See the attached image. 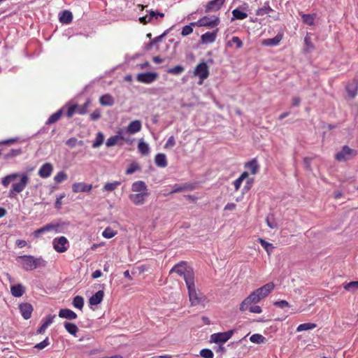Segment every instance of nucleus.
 <instances>
[{
    "label": "nucleus",
    "instance_id": "obj_32",
    "mask_svg": "<svg viewBox=\"0 0 358 358\" xmlns=\"http://www.w3.org/2000/svg\"><path fill=\"white\" fill-rule=\"evenodd\" d=\"M271 7H270L269 2H265L262 7L259 8L256 11L257 15H264L268 14L269 12L273 11Z\"/></svg>",
    "mask_w": 358,
    "mask_h": 358
},
{
    "label": "nucleus",
    "instance_id": "obj_33",
    "mask_svg": "<svg viewBox=\"0 0 358 358\" xmlns=\"http://www.w3.org/2000/svg\"><path fill=\"white\" fill-rule=\"evenodd\" d=\"M62 115V110L60 109L59 110L54 113L52 115L49 117V118L46 121V124L50 125L52 124V123L56 122L59 120Z\"/></svg>",
    "mask_w": 358,
    "mask_h": 358
},
{
    "label": "nucleus",
    "instance_id": "obj_25",
    "mask_svg": "<svg viewBox=\"0 0 358 358\" xmlns=\"http://www.w3.org/2000/svg\"><path fill=\"white\" fill-rule=\"evenodd\" d=\"M218 29H215L213 31H207L201 35V40L205 43L213 42L216 38Z\"/></svg>",
    "mask_w": 358,
    "mask_h": 358
},
{
    "label": "nucleus",
    "instance_id": "obj_62",
    "mask_svg": "<svg viewBox=\"0 0 358 358\" xmlns=\"http://www.w3.org/2000/svg\"><path fill=\"white\" fill-rule=\"evenodd\" d=\"M250 311L252 313H261L262 312V308L260 306H258V305H255L250 308Z\"/></svg>",
    "mask_w": 358,
    "mask_h": 358
},
{
    "label": "nucleus",
    "instance_id": "obj_38",
    "mask_svg": "<svg viewBox=\"0 0 358 358\" xmlns=\"http://www.w3.org/2000/svg\"><path fill=\"white\" fill-rule=\"evenodd\" d=\"M258 241L262 247L264 248L268 255H270L274 248L273 244L268 243V241L262 238H259Z\"/></svg>",
    "mask_w": 358,
    "mask_h": 358
},
{
    "label": "nucleus",
    "instance_id": "obj_42",
    "mask_svg": "<svg viewBox=\"0 0 358 358\" xmlns=\"http://www.w3.org/2000/svg\"><path fill=\"white\" fill-rule=\"evenodd\" d=\"M185 71V67L181 65H177L173 67H170L166 71L168 73L173 75L181 74Z\"/></svg>",
    "mask_w": 358,
    "mask_h": 358
},
{
    "label": "nucleus",
    "instance_id": "obj_3",
    "mask_svg": "<svg viewBox=\"0 0 358 358\" xmlns=\"http://www.w3.org/2000/svg\"><path fill=\"white\" fill-rule=\"evenodd\" d=\"M18 261L21 262L22 268L26 271H32L39 266H45L46 262L43 257H35L31 255H24L17 257Z\"/></svg>",
    "mask_w": 358,
    "mask_h": 358
},
{
    "label": "nucleus",
    "instance_id": "obj_5",
    "mask_svg": "<svg viewBox=\"0 0 358 358\" xmlns=\"http://www.w3.org/2000/svg\"><path fill=\"white\" fill-rule=\"evenodd\" d=\"M193 74L199 78V84L201 85L209 76V66L206 62H201L194 67Z\"/></svg>",
    "mask_w": 358,
    "mask_h": 358
},
{
    "label": "nucleus",
    "instance_id": "obj_31",
    "mask_svg": "<svg viewBox=\"0 0 358 358\" xmlns=\"http://www.w3.org/2000/svg\"><path fill=\"white\" fill-rule=\"evenodd\" d=\"M315 14H301L303 22L308 25H313L315 24Z\"/></svg>",
    "mask_w": 358,
    "mask_h": 358
},
{
    "label": "nucleus",
    "instance_id": "obj_16",
    "mask_svg": "<svg viewBox=\"0 0 358 358\" xmlns=\"http://www.w3.org/2000/svg\"><path fill=\"white\" fill-rule=\"evenodd\" d=\"M54 166L50 163H45L41 165L39 171L38 176L41 178H48L53 172Z\"/></svg>",
    "mask_w": 358,
    "mask_h": 358
},
{
    "label": "nucleus",
    "instance_id": "obj_20",
    "mask_svg": "<svg viewBox=\"0 0 358 358\" xmlns=\"http://www.w3.org/2000/svg\"><path fill=\"white\" fill-rule=\"evenodd\" d=\"M59 316L60 317L66 318L69 320H76L78 317V315L74 311L69 308H62L59 311Z\"/></svg>",
    "mask_w": 358,
    "mask_h": 358
},
{
    "label": "nucleus",
    "instance_id": "obj_56",
    "mask_svg": "<svg viewBox=\"0 0 358 358\" xmlns=\"http://www.w3.org/2000/svg\"><path fill=\"white\" fill-rule=\"evenodd\" d=\"M101 117V112L99 109H95L94 112L90 114V118L93 121L98 120Z\"/></svg>",
    "mask_w": 358,
    "mask_h": 358
},
{
    "label": "nucleus",
    "instance_id": "obj_11",
    "mask_svg": "<svg viewBox=\"0 0 358 358\" xmlns=\"http://www.w3.org/2000/svg\"><path fill=\"white\" fill-rule=\"evenodd\" d=\"M157 78V73H150V71L148 73H138L136 76V79L139 83L147 84L155 82Z\"/></svg>",
    "mask_w": 358,
    "mask_h": 358
},
{
    "label": "nucleus",
    "instance_id": "obj_10",
    "mask_svg": "<svg viewBox=\"0 0 358 358\" xmlns=\"http://www.w3.org/2000/svg\"><path fill=\"white\" fill-rule=\"evenodd\" d=\"M234 334V329L229 330L227 332L215 333L211 335V339L216 343H224L227 342L233 336Z\"/></svg>",
    "mask_w": 358,
    "mask_h": 358
},
{
    "label": "nucleus",
    "instance_id": "obj_22",
    "mask_svg": "<svg viewBox=\"0 0 358 358\" xmlns=\"http://www.w3.org/2000/svg\"><path fill=\"white\" fill-rule=\"evenodd\" d=\"M142 129V124L140 120L131 121L127 126V131L130 134H136Z\"/></svg>",
    "mask_w": 358,
    "mask_h": 358
},
{
    "label": "nucleus",
    "instance_id": "obj_51",
    "mask_svg": "<svg viewBox=\"0 0 358 358\" xmlns=\"http://www.w3.org/2000/svg\"><path fill=\"white\" fill-rule=\"evenodd\" d=\"M200 355L203 358H213V351L209 349H203L200 351Z\"/></svg>",
    "mask_w": 358,
    "mask_h": 358
},
{
    "label": "nucleus",
    "instance_id": "obj_64",
    "mask_svg": "<svg viewBox=\"0 0 358 358\" xmlns=\"http://www.w3.org/2000/svg\"><path fill=\"white\" fill-rule=\"evenodd\" d=\"M241 179L240 177L238 178L237 180H235L234 182V189L236 190H238L239 189V187L241 186Z\"/></svg>",
    "mask_w": 358,
    "mask_h": 358
},
{
    "label": "nucleus",
    "instance_id": "obj_40",
    "mask_svg": "<svg viewBox=\"0 0 358 358\" xmlns=\"http://www.w3.org/2000/svg\"><path fill=\"white\" fill-rule=\"evenodd\" d=\"M227 45L230 47L236 45V48L240 49L243 46V42L238 36H233L231 39L228 41Z\"/></svg>",
    "mask_w": 358,
    "mask_h": 358
},
{
    "label": "nucleus",
    "instance_id": "obj_35",
    "mask_svg": "<svg viewBox=\"0 0 358 358\" xmlns=\"http://www.w3.org/2000/svg\"><path fill=\"white\" fill-rule=\"evenodd\" d=\"M233 18L232 20H244L248 17V15L246 12L242 11L238 9H234L232 11Z\"/></svg>",
    "mask_w": 358,
    "mask_h": 358
},
{
    "label": "nucleus",
    "instance_id": "obj_23",
    "mask_svg": "<svg viewBox=\"0 0 358 358\" xmlns=\"http://www.w3.org/2000/svg\"><path fill=\"white\" fill-rule=\"evenodd\" d=\"M245 168L248 169L252 174H255L259 169V164L256 159H252L245 164Z\"/></svg>",
    "mask_w": 358,
    "mask_h": 358
},
{
    "label": "nucleus",
    "instance_id": "obj_39",
    "mask_svg": "<svg viewBox=\"0 0 358 358\" xmlns=\"http://www.w3.org/2000/svg\"><path fill=\"white\" fill-rule=\"evenodd\" d=\"M141 170V166L138 163L135 162L134 161L132 163L129 164L127 169L125 171L126 174H131L135 173L136 171H139Z\"/></svg>",
    "mask_w": 358,
    "mask_h": 358
},
{
    "label": "nucleus",
    "instance_id": "obj_12",
    "mask_svg": "<svg viewBox=\"0 0 358 358\" xmlns=\"http://www.w3.org/2000/svg\"><path fill=\"white\" fill-rule=\"evenodd\" d=\"M149 196V192H141L129 194V198L136 206H141L145 201L146 197Z\"/></svg>",
    "mask_w": 358,
    "mask_h": 358
},
{
    "label": "nucleus",
    "instance_id": "obj_54",
    "mask_svg": "<svg viewBox=\"0 0 358 358\" xmlns=\"http://www.w3.org/2000/svg\"><path fill=\"white\" fill-rule=\"evenodd\" d=\"M49 345H50L49 338L47 337L46 338L44 339V341L36 344L35 345V348L38 350H43V349H44V348L47 347Z\"/></svg>",
    "mask_w": 358,
    "mask_h": 358
},
{
    "label": "nucleus",
    "instance_id": "obj_14",
    "mask_svg": "<svg viewBox=\"0 0 358 358\" xmlns=\"http://www.w3.org/2000/svg\"><path fill=\"white\" fill-rule=\"evenodd\" d=\"M92 188V185L85 184V182H77L72 185V190L74 193L90 192Z\"/></svg>",
    "mask_w": 358,
    "mask_h": 358
},
{
    "label": "nucleus",
    "instance_id": "obj_6",
    "mask_svg": "<svg viewBox=\"0 0 358 358\" xmlns=\"http://www.w3.org/2000/svg\"><path fill=\"white\" fill-rule=\"evenodd\" d=\"M186 286L187 287L189 299L192 305L195 306L199 304L201 299L196 290L195 277L192 278L191 281L189 280V282H187Z\"/></svg>",
    "mask_w": 358,
    "mask_h": 358
},
{
    "label": "nucleus",
    "instance_id": "obj_26",
    "mask_svg": "<svg viewBox=\"0 0 358 358\" xmlns=\"http://www.w3.org/2000/svg\"><path fill=\"white\" fill-rule=\"evenodd\" d=\"M25 292V288L22 284L18 283L10 287L11 294L14 296H22Z\"/></svg>",
    "mask_w": 358,
    "mask_h": 358
},
{
    "label": "nucleus",
    "instance_id": "obj_34",
    "mask_svg": "<svg viewBox=\"0 0 358 358\" xmlns=\"http://www.w3.org/2000/svg\"><path fill=\"white\" fill-rule=\"evenodd\" d=\"M343 288L346 291L355 292L358 290V281H352L345 283Z\"/></svg>",
    "mask_w": 358,
    "mask_h": 358
},
{
    "label": "nucleus",
    "instance_id": "obj_4",
    "mask_svg": "<svg viewBox=\"0 0 358 358\" xmlns=\"http://www.w3.org/2000/svg\"><path fill=\"white\" fill-rule=\"evenodd\" d=\"M171 273H176L178 275L182 276L186 285L188 283L189 280H191L195 275L192 267L187 266V262L185 261H181L179 264L173 266L170 271V274Z\"/></svg>",
    "mask_w": 358,
    "mask_h": 358
},
{
    "label": "nucleus",
    "instance_id": "obj_63",
    "mask_svg": "<svg viewBox=\"0 0 358 358\" xmlns=\"http://www.w3.org/2000/svg\"><path fill=\"white\" fill-rule=\"evenodd\" d=\"M140 22H141L143 24H146L151 21V17H149V15L143 16L139 19Z\"/></svg>",
    "mask_w": 358,
    "mask_h": 358
},
{
    "label": "nucleus",
    "instance_id": "obj_21",
    "mask_svg": "<svg viewBox=\"0 0 358 358\" xmlns=\"http://www.w3.org/2000/svg\"><path fill=\"white\" fill-rule=\"evenodd\" d=\"M346 90L348 94L351 97V99H354L356 94L358 93V81L357 80H354L352 83L348 84L346 86Z\"/></svg>",
    "mask_w": 358,
    "mask_h": 358
},
{
    "label": "nucleus",
    "instance_id": "obj_53",
    "mask_svg": "<svg viewBox=\"0 0 358 358\" xmlns=\"http://www.w3.org/2000/svg\"><path fill=\"white\" fill-rule=\"evenodd\" d=\"M273 305L280 308L290 307V304L287 301V300L276 301L273 303Z\"/></svg>",
    "mask_w": 358,
    "mask_h": 358
},
{
    "label": "nucleus",
    "instance_id": "obj_13",
    "mask_svg": "<svg viewBox=\"0 0 358 358\" xmlns=\"http://www.w3.org/2000/svg\"><path fill=\"white\" fill-rule=\"evenodd\" d=\"M59 224H53V223H49L46 224L45 226L39 228L37 230H35L33 233L35 238H39L43 233L48 232L51 231H57V229L59 227Z\"/></svg>",
    "mask_w": 358,
    "mask_h": 358
},
{
    "label": "nucleus",
    "instance_id": "obj_43",
    "mask_svg": "<svg viewBox=\"0 0 358 358\" xmlns=\"http://www.w3.org/2000/svg\"><path fill=\"white\" fill-rule=\"evenodd\" d=\"M316 324L313 323H305V324H301L298 325L296 331L297 332H301V331H306L309 329H315Z\"/></svg>",
    "mask_w": 358,
    "mask_h": 358
},
{
    "label": "nucleus",
    "instance_id": "obj_8",
    "mask_svg": "<svg viewBox=\"0 0 358 358\" xmlns=\"http://www.w3.org/2000/svg\"><path fill=\"white\" fill-rule=\"evenodd\" d=\"M220 23V19L217 16H213V18L208 17V16H203L200 18L198 22H192L193 25L198 26H206V27L213 28L216 27Z\"/></svg>",
    "mask_w": 358,
    "mask_h": 358
},
{
    "label": "nucleus",
    "instance_id": "obj_17",
    "mask_svg": "<svg viewBox=\"0 0 358 358\" xmlns=\"http://www.w3.org/2000/svg\"><path fill=\"white\" fill-rule=\"evenodd\" d=\"M225 0H213L208 3L206 6L205 11L206 13L208 12H215L221 9L223 6Z\"/></svg>",
    "mask_w": 358,
    "mask_h": 358
},
{
    "label": "nucleus",
    "instance_id": "obj_52",
    "mask_svg": "<svg viewBox=\"0 0 358 358\" xmlns=\"http://www.w3.org/2000/svg\"><path fill=\"white\" fill-rule=\"evenodd\" d=\"M192 23L190 24L185 25L182 29L181 34L182 36H187L188 34H192L193 32V28Z\"/></svg>",
    "mask_w": 358,
    "mask_h": 358
},
{
    "label": "nucleus",
    "instance_id": "obj_44",
    "mask_svg": "<svg viewBox=\"0 0 358 358\" xmlns=\"http://www.w3.org/2000/svg\"><path fill=\"white\" fill-rule=\"evenodd\" d=\"M250 341L255 343H262L266 341V338L260 334H254L250 338Z\"/></svg>",
    "mask_w": 358,
    "mask_h": 358
},
{
    "label": "nucleus",
    "instance_id": "obj_1",
    "mask_svg": "<svg viewBox=\"0 0 358 358\" xmlns=\"http://www.w3.org/2000/svg\"><path fill=\"white\" fill-rule=\"evenodd\" d=\"M13 182L8 192L10 198L22 193L28 186L29 177L26 173H12L2 178L1 185L7 188L10 182Z\"/></svg>",
    "mask_w": 358,
    "mask_h": 358
},
{
    "label": "nucleus",
    "instance_id": "obj_46",
    "mask_svg": "<svg viewBox=\"0 0 358 358\" xmlns=\"http://www.w3.org/2000/svg\"><path fill=\"white\" fill-rule=\"evenodd\" d=\"M103 140H104V136H103V133L99 132V133L96 134L95 140L92 144V147L93 148L99 147L100 145H102Z\"/></svg>",
    "mask_w": 358,
    "mask_h": 358
},
{
    "label": "nucleus",
    "instance_id": "obj_7",
    "mask_svg": "<svg viewBox=\"0 0 358 358\" xmlns=\"http://www.w3.org/2000/svg\"><path fill=\"white\" fill-rule=\"evenodd\" d=\"M358 153L357 151L352 150V148H350L348 145H345L343 147L340 152H338L336 155V159L338 161H347L352 157L357 155Z\"/></svg>",
    "mask_w": 358,
    "mask_h": 358
},
{
    "label": "nucleus",
    "instance_id": "obj_27",
    "mask_svg": "<svg viewBox=\"0 0 358 358\" xmlns=\"http://www.w3.org/2000/svg\"><path fill=\"white\" fill-rule=\"evenodd\" d=\"M155 164L158 167L165 168L166 167L168 162L166 155L157 154L155 155Z\"/></svg>",
    "mask_w": 358,
    "mask_h": 358
},
{
    "label": "nucleus",
    "instance_id": "obj_57",
    "mask_svg": "<svg viewBox=\"0 0 358 358\" xmlns=\"http://www.w3.org/2000/svg\"><path fill=\"white\" fill-rule=\"evenodd\" d=\"M78 143V139L76 138H71L66 140V144L71 148L75 147Z\"/></svg>",
    "mask_w": 358,
    "mask_h": 358
},
{
    "label": "nucleus",
    "instance_id": "obj_49",
    "mask_svg": "<svg viewBox=\"0 0 358 358\" xmlns=\"http://www.w3.org/2000/svg\"><path fill=\"white\" fill-rule=\"evenodd\" d=\"M305 45H306V48L305 50L306 51H310L311 50H313L315 48H314V45L311 41V38L310 36H309V34H308L307 36H306L305 38Z\"/></svg>",
    "mask_w": 358,
    "mask_h": 358
},
{
    "label": "nucleus",
    "instance_id": "obj_9",
    "mask_svg": "<svg viewBox=\"0 0 358 358\" xmlns=\"http://www.w3.org/2000/svg\"><path fill=\"white\" fill-rule=\"evenodd\" d=\"M53 248L57 252L63 253L66 252L69 248V241L66 237L62 236L56 237L52 241Z\"/></svg>",
    "mask_w": 358,
    "mask_h": 358
},
{
    "label": "nucleus",
    "instance_id": "obj_36",
    "mask_svg": "<svg viewBox=\"0 0 358 358\" xmlns=\"http://www.w3.org/2000/svg\"><path fill=\"white\" fill-rule=\"evenodd\" d=\"M120 139H124L123 136H121V135H114L113 136L109 137L106 141V146L107 147H112L115 145L119 141Z\"/></svg>",
    "mask_w": 358,
    "mask_h": 358
},
{
    "label": "nucleus",
    "instance_id": "obj_18",
    "mask_svg": "<svg viewBox=\"0 0 358 358\" xmlns=\"http://www.w3.org/2000/svg\"><path fill=\"white\" fill-rule=\"evenodd\" d=\"M133 192L141 193V192H148V186L145 182L143 180L134 181L131 187Z\"/></svg>",
    "mask_w": 358,
    "mask_h": 358
},
{
    "label": "nucleus",
    "instance_id": "obj_2",
    "mask_svg": "<svg viewBox=\"0 0 358 358\" xmlns=\"http://www.w3.org/2000/svg\"><path fill=\"white\" fill-rule=\"evenodd\" d=\"M274 287L275 284L271 282L253 291L241 303L240 310L242 312L245 311L248 308L249 305L259 303L260 300L270 294Z\"/></svg>",
    "mask_w": 358,
    "mask_h": 358
},
{
    "label": "nucleus",
    "instance_id": "obj_55",
    "mask_svg": "<svg viewBox=\"0 0 358 358\" xmlns=\"http://www.w3.org/2000/svg\"><path fill=\"white\" fill-rule=\"evenodd\" d=\"M176 139L174 136H171L168 138L167 141L165 143L164 148H170L175 145Z\"/></svg>",
    "mask_w": 358,
    "mask_h": 358
},
{
    "label": "nucleus",
    "instance_id": "obj_28",
    "mask_svg": "<svg viewBox=\"0 0 358 358\" xmlns=\"http://www.w3.org/2000/svg\"><path fill=\"white\" fill-rule=\"evenodd\" d=\"M114 103L115 101L113 96L108 94L102 95L99 98V103L102 106H113Z\"/></svg>",
    "mask_w": 358,
    "mask_h": 358
},
{
    "label": "nucleus",
    "instance_id": "obj_41",
    "mask_svg": "<svg viewBox=\"0 0 358 358\" xmlns=\"http://www.w3.org/2000/svg\"><path fill=\"white\" fill-rule=\"evenodd\" d=\"M138 147V151L141 153V155H149L150 148L147 143L143 142V141H140Z\"/></svg>",
    "mask_w": 358,
    "mask_h": 358
},
{
    "label": "nucleus",
    "instance_id": "obj_60",
    "mask_svg": "<svg viewBox=\"0 0 358 358\" xmlns=\"http://www.w3.org/2000/svg\"><path fill=\"white\" fill-rule=\"evenodd\" d=\"M55 315H48L46 317L45 320L44 321L45 324L46 325V328L50 326V324H52Z\"/></svg>",
    "mask_w": 358,
    "mask_h": 358
},
{
    "label": "nucleus",
    "instance_id": "obj_47",
    "mask_svg": "<svg viewBox=\"0 0 358 358\" xmlns=\"http://www.w3.org/2000/svg\"><path fill=\"white\" fill-rule=\"evenodd\" d=\"M68 178V176L66 173L64 171H59L56 173V175L54 177V180L56 182H62L64 180H66Z\"/></svg>",
    "mask_w": 358,
    "mask_h": 358
},
{
    "label": "nucleus",
    "instance_id": "obj_24",
    "mask_svg": "<svg viewBox=\"0 0 358 358\" xmlns=\"http://www.w3.org/2000/svg\"><path fill=\"white\" fill-rule=\"evenodd\" d=\"M103 295H104V292L103 290H99V291L95 292V294L94 295H92L91 296V298H90L89 303L90 305L99 304L101 303V301H103Z\"/></svg>",
    "mask_w": 358,
    "mask_h": 358
},
{
    "label": "nucleus",
    "instance_id": "obj_48",
    "mask_svg": "<svg viewBox=\"0 0 358 358\" xmlns=\"http://www.w3.org/2000/svg\"><path fill=\"white\" fill-rule=\"evenodd\" d=\"M103 236L110 239V238L114 237L117 235V231L112 229L110 227H106L102 234Z\"/></svg>",
    "mask_w": 358,
    "mask_h": 358
},
{
    "label": "nucleus",
    "instance_id": "obj_19",
    "mask_svg": "<svg viewBox=\"0 0 358 358\" xmlns=\"http://www.w3.org/2000/svg\"><path fill=\"white\" fill-rule=\"evenodd\" d=\"M283 38V33H278L277 35L273 38H268V39L264 40L262 42V45L273 46L280 43Z\"/></svg>",
    "mask_w": 358,
    "mask_h": 358
},
{
    "label": "nucleus",
    "instance_id": "obj_15",
    "mask_svg": "<svg viewBox=\"0 0 358 358\" xmlns=\"http://www.w3.org/2000/svg\"><path fill=\"white\" fill-rule=\"evenodd\" d=\"M20 313L24 320H29L32 315L33 307L29 303H22L19 305Z\"/></svg>",
    "mask_w": 358,
    "mask_h": 358
},
{
    "label": "nucleus",
    "instance_id": "obj_59",
    "mask_svg": "<svg viewBox=\"0 0 358 358\" xmlns=\"http://www.w3.org/2000/svg\"><path fill=\"white\" fill-rule=\"evenodd\" d=\"M21 152H22V150H20V148H18L17 150H11L9 151V152H8L7 157H15V156L20 155Z\"/></svg>",
    "mask_w": 358,
    "mask_h": 358
},
{
    "label": "nucleus",
    "instance_id": "obj_58",
    "mask_svg": "<svg viewBox=\"0 0 358 358\" xmlns=\"http://www.w3.org/2000/svg\"><path fill=\"white\" fill-rule=\"evenodd\" d=\"M185 186L175 185V186H173V188L171 190V192H170L169 193V194H174V193H178V192H181V191L185 190Z\"/></svg>",
    "mask_w": 358,
    "mask_h": 358
},
{
    "label": "nucleus",
    "instance_id": "obj_45",
    "mask_svg": "<svg viewBox=\"0 0 358 358\" xmlns=\"http://www.w3.org/2000/svg\"><path fill=\"white\" fill-rule=\"evenodd\" d=\"M121 185V182L120 181H114L111 183H106L103 187V190L106 191H113L114 189H117V186Z\"/></svg>",
    "mask_w": 358,
    "mask_h": 358
},
{
    "label": "nucleus",
    "instance_id": "obj_30",
    "mask_svg": "<svg viewBox=\"0 0 358 358\" xmlns=\"http://www.w3.org/2000/svg\"><path fill=\"white\" fill-rule=\"evenodd\" d=\"M60 22L64 24H69L73 20V15L71 11L64 10L60 15Z\"/></svg>",
    "mask_w": 358,
    "mask_h": 358
},
{
    "label": "nucleus",
    "instance_id": "obj_50",
    "mask_svg": "<svg viewBox=\"0 0 358 358\" xmlns=\"http://www.w3.org/2000/svg\"><path fill=\"white\" fill-rule=\"evenodd\" d=\"M77 108H78V105H76V104L71 105L70 106H69L67 108V111L66 113V117L69 118L73 117V115L76 113V112H77Z\"/></svg>",
    "mask_w": 358,
    "mask_h": 358
},
{
    "label": "nucleus",
    "instance_id": "obj_61",
    "mask_svg": "<svg viewBox=\"0 0 358 358\" xmlns=\"http://www.w3.org/2000/svg\"><path fill=\"white\" fill-rule=\"evenodd\" d=\"M236 208V205L234 203H227V204L224 206V210H234Z\"/></svg>",
    "mask_w": 358,
    "mask_h": 358
},
{
    "label": "nucleus",
    "instance_id": "obj_37",
    "mask_svg": "<svg viewBox=\"0 0 358 358\" xmlns=\"http://www.w3.org/2000/svg\"><path fill=\"white\" fill-rule=\"evenodd\" d=\"M73 306L74 308L82 309L84 307V299L82 296L78 295L74 296L73 300Z\"/></svg>",
    "mask_w": 358,
    "mask_h": 358
},
{
    "label": "nucleus",
    "instance_id": "obj_29",
    "mask_svg": "<svg viewBox=\"0 0 358 358\" xmlns=\"http://www.w3.org/2000/svg\"><path fill=\"white\" fill-rule=\"evenodd\" d=\"M64 327L68 333L71 334L73 336H76L78 331V327L76 324L70 323V322H64Z\"/></svg>",
    "mask_w": 358,
    "mask_h": 358
}]
</instances>
